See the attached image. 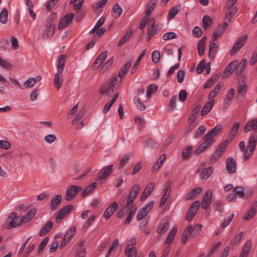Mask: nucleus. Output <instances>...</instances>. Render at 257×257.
Wrapping results in <instances>:
<instances>
[{
    "label": "nucleus",
    "instance_id": "1",
    "mask_svg": "<svg viewBox=\"0 0 257 257\" xmlns=\"http://www.w3.org/2000/svg\"><path fill=\"white\" fill-rule=\"evenodd\" d=\"M222 127L217 125L209 131L203 137L204 142L194 151V154L198 156L205 151L214 141V137L221 131Z\"/></svg>",
    "mask_w": 257,
    "mask_h": 257
},
{
    "label": "nucleus",
    "instance_id": "2",
    "mask_svg": "<svg viewBox=\"0 0 257 257\" xmlns=\"http://www.w3.org/2000/svg\"><path fill=\"white\" fill-rule=\"evenodd\" d=\"M257 143V133L251 134L247 146V149L244 151L243 159L247 161L253 154Z\"/></svg>",
    "mask_w": 257,
    "mask_h": 257
},
{
    "label": "nucleus",
    "instance_id": "3",
    "mask_svg": "<svg viewBox=\"0 0 257 257\" xmlns=\"http://www.w3.org/2000/svg\"><path fill=\"white\" fill-rule=\"evenodd\" d=\"M8 220H10L9 224L7 226V229H10L20 225L22 223L25 222L21 216H17V213L16 212H12L7 219Z\"/></svg>",
    "mask_w": 257,
    "mask_h": 257
},
{
    "label": "nucleus",
    "instance_id": "4",
    "mask_svg": "<svg viewBox=\"0 0 257 257\" xmlns=\"http://www.w3.org/2000/svg\"><path fill=\"white\" fill-rule=\"evenodd\" d=\"M141 190V187L138 184L134 185L130 190L126 202L127 204H132Z\"/></svg>",
    "mask_w": 257,
    "mask_h": 257
},
{
    "label": "nucleus",
    "instance_id": "5",
    "mask_svg": "<svg viewBox=\"0 0 257 257\" xmlns=\"http://www.w3.org/2000/svg\"><path fill=\"white\" fill-rule=\"evenodd\" d=\"M200 203L199 201H196L191 204L186 215V219L188 221H190L194 217L198 210Z\"/></svg>",
    "mask_w": 257,
    "mask_h": 257
},
{
    "label": "nucleus",
    "instance_id": "6",
    "mask_svg": "<svg viewBox=\"0 0 257 257\" xmlns=\"http://www.w3.org/2000/svg\"><path fill=\"white\" fill-rule=\"evenodd\" d=\"M248 38V35L245 34L238 38L236 42L233 45L230 51V55L235 54L245 44Z\"/></svg>",
    "mask_w": 257,
    "mask_h": 257
},
{
    "label": "nucleus",
    "instance_id": "7",
    "mask_svg": "<svg viewBox=\"0 0 257 257\" xmlns=\"http://www.w3.org/2000/svg\"><path fill=\"white\" fill-rule=\"evenodd\" d=\"M113 168L112 165L104 167L96 177V180L99 181L106 179L112 173Z\"/></svg>",
    "mask_w": 257,
    "mask_h": 257
},
{
    "label": "nucleus",
    "instance_id": "8",
    "mask_svg": "<svg viewBox=\"0 0 257 257\" xmlns=\"http://www.w3.org/2000/svg\"><path fill=\"white\" fill-rule=\"evenodd\" d=\"M74 18V14L73 13H68L66 14L63 18H62L59 26L58 29L59 30L63 29L67 26L70 25Z\"/></svg>",
    "mask_w": 257,
    "mask_h": 257
},
{
    "label": "nucleus",
    "instance_id": "9",
    "mask_svg": "<svg viewBox=\"0 0 257 257\" xmlns=\"http://www.w3.org/2000/svg\"><path fill=\"white\" fill-rule=\"evenodd\" d=\"M79 189L81 188L75 185H71L68 187L66 193V200L67 201L73 200L77 196Z\"/></svg>",
    "mask_w": 257,
    "mask_h": 257
},
{
    "label": "nucleus",
    "instance_id": "10",
    "mask_svg": "<svg viewBox=\"0 0 257 257\" xmlns=\"http://www.w3.org/2000/svg\"><path fill=\"white\" fill-rule=\"evenodd\" d=\"M73 208V206L72 205H66L62 208L58 212V215L56 217V222L59 223Z\"/></svg>",
    "mask_w": 257,
    "mask_h": 257
},
{
    "label": "nucleus",
    "instance_id": "11",
    "mask_svg": "<svg viewBox=\"0 0 257 257\" xmlns=\"http://www.w3.org/2000/svg\"><path fill=\"white\" fill-rule=\"evenodd\" d=\"M242 80L238 81L237 84V93L238 95L243 97L244 96L247 90V86L245 84V80L246 77L245 76L241 75Z\"/></svg>",
    "mask_w": 257,
    "mask_h": 257
},
{
    "label": "nucleus",
    "instance_id": "12",
    "mask_svg": "<svg viewBox=\"0 0 257 257\" xmlns=\"http://www.w3.org/2000/svg\"><path fill=\"white\" fill-rule=\"evenodd\" d=\"M118 205L116 202H113L110 204L106 209L103 214V217L106 219H108L109 218L114 212L117 209Z\"/></svg>",
    "mask_w": 257,
    "mask_h": 257
},
{
    "label": "nucleus",
    "instance_id": "13",
    "mask_svg": "<svg viewBox=\"0 0 257 257\" xmlns=\"http://www.w3.org/2000/svg\"><path fill=\"white\" fill-rule=\"evenodd\" d=\"M226 169L229 173L232 174L235 172L236 164L232 157L228 158L226 161Z\"/></svg>",
    "mask_w": 257,
    "mask_h": 257
},
{
    "label": "nucleus",
    "instance_id": "14",
    "mask_svg": "<svg viewBox=\"0 0 257 257\" xmlns=\"http://www.w3.org/2000/svg\"><path fill=\"white\" fill-rule=\"evenodd\" d=\"M170 224L167 219H163L159 224L157 232L159 234L165 233L169 228Z\"/></svg>",
    "mask_w": 257,
    "mask_h": 257
},
{
    "label": "nucleus",
    "instance_id": "15",
    "mask_svg": "<svg viewBox=\"0 0 257 257\" xmlns=\"http://www.w3.org/2000/svg\"><path fill=\"white\" fill-rule=\"evenodd\" d=\"M155 186L154 183H150L145 188L140 197V200L143 201L146 199L153 191Z\"/></svg>",
    "mask_w": 257,
    "mask_h": 257
},
{
    "label": "nucleus",
    "instance_id": "16",
    "mask_svg": "<svg viewBox=\"0 0 257 257\" xmlns=\"http://www.w3.org/2000/svg\"><path fill=\"white\" fill-rule=\"evenodd\" d=\"M212 191L208 190L205 193L202 202L201 207L203 209L207 208L211 203Z\"/></svg>",
    "mask_w": 257,
    "mask_h": 257
},
{
    "label": "nucleus",
    "instance_id": "17",
    "mask_svg": "<svg viewBox=\"0 0 257 257\" xmlns=\"http://www.w3.org/2000/svg\"><path fill=\"white\" fill-rule=\"evenodd\" d=\"M227 26V21H225L222 24L220 25L215 30L213 34L212 37H213V39H218L224 32L225 28Z\"/></svg>",
    "mask_w": 257,
    "mask_h": 257
},
{
    "label": "nucleus",
    "instance_id": "18",
    "mask_svg": "<svg viewBox=\"0 0 257 257\" xmlns=\"http://www.w3.org/2000/svg\"><path fill=\"white\" fill-rule=\"evenodd\" d=\"M236 12L237 10L235 8L227 7L224 22L227 21V25L231 21L232 18L235 16Z\"/></svg>",
    "mask_w": 257,
    "mask_h": 257
},
{
    "label": "nucleus",
    "instance_id": "19",
    "mask_svg": "<svg viewBox=\"0 0 257 257\" xmlns=\"http://www.w3.org/2000/svg\"><path fill=\"white\" fill-rule=\"evenodd\" d=\"M107 56V51H105L101 53L95 60L93 64L94 69H97L99 67L101 64L103 63Z\"/></svg>",
    "mask_w": 257,
    "mask_h": 257
},
{
    "label": "nucleus",
    "instance_id": "20",
    "mask_svg": "<svg viewBox=\"0 0 257 257\" xmlns=\"http://www.w3.org/2000/svg\"><path fill=\"white\" fill-rule=\"evenodd\" d=\"M238 61L235 60L232 61L227 66L224 71V76L228 77L233 73L235 68L237 66Z\"/></svg>",
    "mask_w": 257,
    "mask_h": 257
},
{
    "label": "nucleus",
    "instance_id": "21",
    "mask_svg": "<svg viewBox=\"0 0 257 257\" xmlns=\"http://www.w3.org/2000/svg\"><path fill=\"white\" fill-rule=\"evenodd\" d=\"M67 57L66 54H61L58 57L57 72H63Z\"/></svg>",
    "mask_w": 257,
    "mask_h": 257
},
{
    "label": "nucleus",
    "instance_id": "22",
    "mask_svg": "<svg viewBox=\"0 0 257 257\" xmlns=\"http://www.w3.org/2000/svg\"><path fill=\"white\" fill-rule=\"evenodd\" d=\"M62 196L60 194L56 195L51 200L50 207L52 210H55L61 204Z\"/></svg>",
    "mask_w": 257,
    "mask_h": 257
},
{
    "label": "nucleus",
    "instance_id": "23",
    "mask_svg": "<svg viewBox=\"0 0 257 257\" xmlns=\"http://www.w3.org/2000/svg\"><path fill=\"white\" fill-rule=\"evenodd\" d=\"M133 60V58H132L131 60L126 62L125 63V64L124 65V66L120 69V71L119 72L118 75V76L119 77L120 80L124 77L125 74L127 73V72L129 70V69L132 65Z\"/></svg>",
    "mask_w": 257,
    "mask_h": 257
},
{
    "label": "nucleus",
    "instance_id": "24",
    "mask_svg": "<svg viewBox=\"0 0 257 257\" xmlns=\"http://www.w3.org/2000/svg\"><path fill=\"white\" fill-rule=\"evenodd\" d=\"M207 40V37L203 36L202 38L199 40L197 44V50L200 56H202L204 53L205 43Z\"/></svg>",
    "mask_w": 257,
    "mask_h": 257
},
{
    "label": "nucleus",
    "instance_id": "25",
    "mask_svg": "<svg viewBox=\"0 0 257 257\" xmlns=\"http://www.w3.org/2000/svg\"><path fill=\"white\" fill-rule=\"evenodd\" d=\"M55 30V25L54 23H51L43 36V39L46 40L51 38L54 33Z\"/></svg>",
    "mask_w": 257,
    "mask_h": 257
},
{
    "label": "nucleus",
    "instance_id": "26",
    "mask_svg": "<svg viewBox=\"0 0 257 257\" xmlns=\"http://www.w3.org/2000/svg\"><path fill=\"white\" fill-rule=\"evenodd\" d=\"M250 130H257V118L248 121L243 128L245 133L248 132Z\"/></svg>",
    "mask_w": 257,
    "mask_h": 257
},
{
    "label": "nucleus",
    "instance_id": "27",
    "mask_svg": "<svg viewBox=\"0 0 257 257\" xmlns=\"http://www.w3.org/2000/svg\"><path fill=\"white\" fill-rule=\"evenodd\" d=\"M214 101V99L210 100L209 101L205 103L201 111L202 116H205L210 112L213 106Z\"/></svg>",
    "mask_w": 257,
    "mask_h": 257
},
{
    "label": "nucleus",
    "instance_id": "28",
    "mask_svg": "<svg viewBox=\"0 0 257 257\" xmlns=\"http://www.w3.org/2000/svg\"><path fill=\"white\" fill-rule=\"evenodd\" d=\"M85 242L83 240L81 241L76 248L77 255L78 257H84L86 253L85 248L84 247Z\"/></svg>",
    "mask_w": 257,
    "mask_h": 257
},
{
    "label": "nucleus",
    "instance_id": "29",
    "mask_svg": "<svg viewBox=\"0 0 257 257\" xmlns=\"http://www.w3.org/2000/svg\"><path fill=\"white\" fill-rule=\"evenodd\" d=\"M53 222L51 221H48L45 226L40 230L39 235L40 236L46 235L52 228Z\"/></svg>",
    "mask_w": 257,
    "mask_h": 257
},
{
    "label": "nucleus",
    "instance_id": "30",
    "mask_svg": "<svg viewBox=\"0 0 257 257\" xmlns=\"http://www.w3.org/2000/svg\"><path fill=\"white\" fill-rule=\"evenodd\" d=\"M158 3L157 0H150L147 5V10L146 11V15L150 16L152 12L154 11Z\"/></svg>",
    "mask_w": 257,
    "mask_h": 257
},
{
    "label": "nucleus",
    "instance_id": "31",
    "mask_svg": "<svg viewBox=\"0 0 257 257\" xmlns=\"http://www.w3.org/2000/svg\"><path fill=\"white\" fill-rule=\"evenodd\" d=\"M202 190V188L201 187H196L193 189L189 193L186 195V200H189L195 198L198 194L201 193Z\"/></svg>",
    "mask_w": 257,
    "mask_h": 257
},
{
    "label": "nucleus",
    "instance_id": "32",
    "mask_svg": "<svg viewBox=\"0 0 257 257\" xmlns=\"http://www.w3.org/2000/svg\"><path fill=\"white\" fill-rule=\"evenodd\" d=\"M131 209H133V206L132 204H127V202H126V204L118 211L117 213V217L118 218L123 217L126 213L128 212L131 210Z\"/></svg>",
    "mask_w": 257,
    "mask_h": 257
},
{
    "label": "nucleus",
    "instance_id": "33",
    "mask_svg": "<svg viewBox=\"0 0 257 257\" xmlns=\"http://www.w3.org/2000/svg\"><path fill=\"white\" fill-rule=\"evenodd\" d=\"M217 39H214L213 37L212 38L209 44V57L212 59L214 58V54L215 52L213 51V49L217 48V45L215 42Z\"/></svg>",
    "mask_w": 257,
    "mask_h": 257
},
{
    "label": "nucleus",
    "instance_id": "34",
    "mask_svg": "<svg viewBox=\"0 0 257 257\" xmlns=\"http://www.w3.org/2000/svg\"><path fill=\"white\" fill-rule=\"evenodd\" d=\"M201 109V106L200 105H197L195 108L192 110V113L189 118L188 120L189 121H195L197 119L198 115H199V112L200 111Z\"/></svg>",
    "mask_w": 257,
    "mask_h": 257
},
{
    "label": "nucleus",
    "instance_id": "35",
    "mask_svg": "<svg viewBox=\"0 0 257 257\" xmlns=\"http://www.w3.org/2000/svg\"><path fill=\"white\" fill-rule=\"evenodd\" d=\"M213 171L212 167H209L203 169L201 173V178L203 180H207L212 174Z\"/></svg>",
    "mask_w": 257,
    "mask_h": 257
},
{
    "label": "nucleus",
    "instance_id": "36",
    "mask_svg": "<svg viewBox=\"0 0 257 257\" xmlns=\"http://www.w3.org/2000/svg\"><path fill=\"white\" fill-rule=\"evenodd\" d=\"M62 73V72H57L55 75L54 83L58 90L60 88L63 82V79L61 76Z\"/></svg>",
    "mask_w": 257,
    "mask_h": 257
},
{
    "label": "nucleus",
    "instance_id": "37",
    "mask_svg": "<svg viewBox=\"0 0 257 257\" xmlns=\"http://www.w3.org/2000/svg\"><path fill=\"white\" fill-rule=\"evenodd\" d=\"M251 242L250 240L247 241L243 247L240 257H246L248 253L249 252L251 247Z\"/></svg>",
    "mask_w": 257,
    "mask_h": 257
},
{
    "label": "nucleus",
    "instance_id": "38",
    "mask_svg": "<svg viewBox=\"0 0 257 257\" xmlns=\"http://www.w3.org/2000/svg\"><path fill=\"white\" fill-rule=\"evenodd\" d=\"M177 227L176 226H174V227L171 230L169 234L168 235L166 240V243L167 244L171 243L174 238V237L177 232Z\"/></svg>",
    "mask_w": 257,
    "mask_h": 257
},
{
    "label": "nucleus",
    "instance_id": "39",
    "mask_svg": "<svg viewBox=\"0 0 257 257\" xmlns=\"http://www.w3.org/2000/svg\"><path fill=\"white\" fill-rule=\"evenodd\" d=\"M97 183L96 182H93L89 186H87L83 190L82 193V196L84 197L86 196L88 194L91 193L96 187Z\"/></svg>",
    "mask_w": 257,
    "mask_h": 257
},
{
    "label": "nucleus",
    "instance_id": "40",
    "mask_svg": "<svg viewBox=\"0 0 257 257\" xmlns=\"http://www.w3.org/2000/svg\"><path fill=\"white\" fill-rule=\"evenodd\" d=\"M180 7L176 6L170 10L168 14V19H173L180 11Z\"/></svg>",
    "mask_w": 257,
    "mask_h": 257
},
{
    "label": "nucleus",
    "instance_id": "41",
    "mask_svg": "<svg viewBox=\"0 0 257 257\" xmlns=\"http://www.w3.org/2000/svg\"><path fill=\"white\" fill-rule=\"evenodd\" d=\"M76 228L75 226H73L71 227L68 231L66 232V234L64 236L63 238H65L68 241H69L72 238L73 235L75 234L76 232Z\"/></svg>",
    "mask_w": 257,
    "mask_h": 257
},
{
    "label": "nucleus",
    "instance_id": "42",
    "mask_svg": "<svg viewBox=\"0 0 257 257\" xmlns=\"http://www.w3.org/2000/svg\"><path fill=\"white\" fill-rule=\"evenodd\" d=\"M219 75L218 74L216 75H213L209 79H208L204 85L203 88L206 89L210 87L213 85L216 81L218 80Z\"/></svg>",
    "mask_w": 257,
    "mask_h": 257
},
{
    "label": "nucleus",
    "instance_id": "43",
    "mask_svg": "<svg viewBox=\"0 0 257 257\" xmlns=\"http://www.w3.org/2000/svg\"><path fill=\"white\" fill-rule=\"evenodd\" d=\"M8 11L6 8H4L0 13V22L5 24L8 22Z\"/></svg>",
    "mask_w": 257,
    "mask_h": 257
},
{
    "label": "nucleus",
    "instance_id": "44",
    "mask_svg": "<svg viewBox=\"0 0 257 257\" xmlns=\"http://www.w3.org/2000/svg\"><path fill=\"white\" fill-rule=\"evenodd\" d=\"M256 212V210L255 207H251V208L249 209L244 215L243 218L244 220H250L254 215Z\"/></svg>",
    "mask_w": 257,
    "mask_h": 257
},
{
    "label": "nucleus",
    "instance_id": "45",
    "mask_svg": "<svg viewBox=\"0 0 257 257\" xmlns=\"http://www.w3.org/2000/svg\"><path fill=\"white\" fill-rule=\"evenodd\" d=\"M146 52H147L146 49L143 50L142 52L141 53V54L140 55V56L138 58L137 60H136V61L135 62V64L134 67H133V68L132 69V73H134L136 71L137 69H138V65H139V64L140 63V61H141V59L145 55Z\"/></svg>",
    "mask_w": 257,
    "mask_h": 257
},
{
    "label": "nucleus",
    "instance_id": "46",
    "mask_svg": "<svg viewBox=\"0 0 257 257\" xmlns=\"http://www.w3.org/2000/svg\"><path fill=\"white\" fill-rule=\"evenodd\" d=\"M220 88L221 84L220 83H219L216 85L214 89L210 92L208 95V99L209 100H212L213 98L214 97H215L217 95V94L219 93Z\"/></svg>",
    "mask_w": 257,
    "mask_h": 257
},
{
    "label": "nucleus",
    "instance_id": "47",
    "mask_svg": "<svg viewBox=\"0 0 257 257\" xmlns=\"http://www.w3.org/2000/svg\"><path fill=\"white\" fill-rule=\"evenodd\" d=\"M202 22L204 29H207L212 24V20L209 16L205 15L203 18Z\"/></svg>",
    "mask_w": 257,
    "mask_h": 257
},
{
    "label": "nucleus",
    "instance_id": "48",
    "mask_svg": "<svg viewBox=\"0 0 257 257\" xmlns=\"http://www.w3.org/2000/svg\"><path fill=\"white\" fill-rule=\"evenodd\" d=\"M133 33L132 30H130L127 31L125 35L121 38V39L119 41L117 46L119 47L123 45L125 42L129 39Z\"/></svg>",
    "mask_w": 257,
    "mask_h": 257
},
{
    "label": "nucleus",
    "instance_id": "49",
    "mask_svg": "<svg viewBox=\"0 0 257 257\" xmlns=\"http://www.w3.org/2000/svg\"><path fill=\"white\" fill-rule=\"evenodd\" d=\"M192 149V146L190 145L188 146L185 149L183 150L182 155L184 159L188 160L190 158Z\"/></svg>",
    "mask_w": 257,
    "mask_h": 257
},
{
    "label": "nucleus",
    "instance_id": "50",
    "mask_svg": "<svg viewBox=\"0 0 257 257\" xmlns=\"http://www.w3.org/2000/svg\"><path fill=\"white\" fill-rule=\"evenodd\" d=\"M120 81L121 80L120 79L119 80L117 77H114L113 80H111L108 81L107 83L109 87L108 88L110 91H112L115 86L119 83Z\"/></svg>",
    "mask_w": 257,
    "mask_h": 257
},
{
    "label": "nucleus",
    "instance_id": "51",
    "mask_svg": "<svg viewBox=\"0 0 257 257\" xmlns=\"http://www.w3.org/2000/svg\"><path fill=\"white\" fill-rule=\"evenodd\" d=\"M131 153H128L127 154H125L121 159L120 160V162L119 163V166L118 167V170L121 169L123 166L127 164L128 161L129 160L130 157L131 156Z\"/></svg>",
    "mask_w": 257,
    "mask_h": 257
},
{
    "label": "nucleus",
    "instance_id": "52",
    "mask_svg": "<svg viewBox=\"0 0 257 257\" xmlns=\"http://www.w3.org/2000/svg\"><path fill=\"white\" fill-rule=\"evenodd\" d=\"M206 128L203 125H200L196 130L194 135V138L198 139L202 136L206 132Z\"/></svg>",
    "mask_w": 257,
    "mask_h": 257
},
{
    "label": "nucleus",
    "instance_id": "53",
    "mask_svg": "<svg viewBox=\"0 0 257 257\" xmlns=\"http://www.w3.org/2000/svg\"><path fill=\"white\" fill-rule=\"evenodd\" d=\"M36 211L35 209H32L28 211V212L24 216H22L25 222H27L31 219H32L35 214Z\"/></svg>",
    "mask_w": 257,
    "mask_h": 257
},
{
    "label": "nucleus",
    "instance_id": "54",
    "mask_svg": "<svg viewBox=\"0 0 257 257\" xmlns=\"http://www.w3.org/2000/svg\"><path fill=\"white\" fill-rule=\"evenodd\" d=\"M239 126H240V123L239 122H235L233 124V125L230 132V133H229L230 138H233L234 137V136L236 135L237 132H238V131L239 130Z\"/></svg>",
    "mask_w": 257,
    "mask_h": 257
},
{
    "label": "nucleus",
    "instance_id": "55",
    "mask_svg": "<svg viewBox=\"0 0 257 257\" xmlns=\"http://www.w3.org/2000/svg\"><path fill=\"white\" fill-rule=\"evenodd\" d=\"M83 1L84 0H70V4H73L74 10L78 11L81 9Z\"/></svg>",
    "mask_w": 257,
    "mask_h": 257
},
{
    "label": "nucleus",
    "instance_id": "56",
    "mask_svg": "<svg viewBox=\"0 0 257 257\" xmlns=\"http://www.w3.org/2000/svg\"><path fill=\"white\" fill-rule=\"evenodd\" d=\"M234 94V89H230L228 93L227 94L226 96V98L224 100V103L226 104V106H227L229 103L230 101L232 99Z\"/></svg>",
    "mask_w": 257,
    "mask_h": 257
},
{
    "label": "nucleus",
    "instance_id": "57",
    "mask_svg": "<svg viewBox=\"0 0 257 257\" xmlns=\"http://www.w3.org/2000/svg\"><path fill=\"white\" fill-rule=\"evenodd\" d=\"M125 254L127 257H137V250L136 248H125Z\"/></svg>",
    "mask_w": 257,
    "mask_h": 257
},
{
    "label": "nucleus",
    "instance_id": "58",
    "mask_svg": "<svg viewBox=\"0 0 257 257\" xmlns=\"http://www.w3.org/2000/svg\"><path fill=\"white\" fill-rule=\"evenodd\" d=\"M229 141L227 140H225L222 142H221L219 146L218 147L217 149H216L217 151H218L220 153L222 154L224 152L225 149L228 145Z\"/></svg>",
    "mask_w": 257,
    "mask_h": 257
},
{
    "label": "nucleus",
    "instance_id": "59",
    "mask_svg": "<svg viewBox=\"0 0 257 257\" xmlns=\"http://www.w3.org/2000/svg\"><path fill=\"white\" fill-rule=\"evenodd\" d=\"M233 192H235L239 197L244 198L246 197V195L243 192V187L241 186H237L233 189Z\"/></svg>",
    "mask_w": 257,
    "mask_h": 257
},
{
    "label": "nucleus",
    "instance_id": "60",
    "mask_svg": "<svg viewBox=\"0 0 257 257\" xmlns=\"http://www.w3.org/2000/svg\"><path fill=\"white\" fill-rule=\"evenodd\" d=\"M112 12L115 14V17L117 18L121 14L122 10L118 4H115L112 8Z\"/></svg>",
    "mask_w": 257,
    "mask_h": 257
},
{
    "label": "nucleus",
    "instance_id": "61",
    "mask_svg": "<svg viewBox=\"0 0 257 257\" xmlns=\"http://www.w3.org/2000/svg\"><path fill=\"white\" fill-rule=\"evenodd\" d=\"M136 211V208H134V209H131V210L129 211L127 217L124 220V223L125 224H129L131 223V220L135 214Z\"/></svg>",
    "mask_w": 257,
    "mask_h": 257
},
{
    "label": "nucleus",
    "instance_id": "62",
    "mask_svg": "<svg viewBox=\"0 0 257 257\" xmlns=\"http://www.w3.org/2000/svg\"><path fill=\"white\" fill-rule=\"evenodd\" d=\"M222 155V154L221 153L216 150L210 159V163L211 164L216 163L217 160Z\"/></svg>",
    "mask_w": 257,
    "mask_h": 257
},
{
    "label": "nucleus",
    "instance_id": "63",
    "mask_svg": "<svg viewBox=\"0 0 257 257\" xmlns=\"http://www.w3.org/2000/svg\"><path fill=\"white\" fill-rule=\"evenodd\" d=\"M158 89V86L155 84L149 85L147 90V96L149 97L152 94L155 93Z\"/></svg>",
    "mask_w": 257,
    "mask_h": 257
},
{
    "label": "nucleus",
    "instance_id": "64",
    "mask_svg": "<svg viewBox=\"0 0 257 257\" xmlns=\"http://www.w3.org/2000/svg\"><path fill=\"white\" fill-rule=\"evenodd\" d=\"M243 237V232H240L237 234L230 241V243L233 245L238 244Z\"/></svg>",
    "mask_w": 257,
    "mask_h": 257
}]
</instances>
